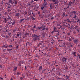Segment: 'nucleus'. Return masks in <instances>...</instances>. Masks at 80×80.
I'll return each instance as SVG.
<instances>
[{"label": "nucleus", "instance_id": "nucleus-31", "mask_svg": "<svg viewBox=\"0 0 80 80\" xmlns=\"http://www.w3.org/2000/svg\"><path fill=\"white\" fill-rule=\"evenodd\" d=\"M15 24V21H13L12 24V25H13Z\"/></svg>", "mask_w": 80, "mask_h": 80}, {"label": "nucleus", "instance_id": "nucleus-35", "mask_svg": "<svg viewBox=\"0 0 80 80\" xmlns=\"http://www.w3.org/2000/svg\"><path fill=\"white\" fill-rule=\"evenodd\" d=\"M72 13L74 14H75V13H76V11H72Z\"/></svg>", "mask_w": 80, "mask_h": 80}, {"label": "nucleus", "instance_id": "nucleus-38", "mask_svg": "<svg viewBox=\"0 0 80 80\" xmlns=\"http://www.w3.org/2000/svg\"><path fill=\"white\" fill-rule=\"evenodd\" d=\"M9 47H10V48H12V47H13V45H9Z\"/></svg>", "mask_w": 80, "mask_h": 80}, {"label": "nucleus", "instance_id": "nucleus-41", "mask_svg": "<svg viewBox=\"0 0 80 80\" xmlns=\"http://www.w3.org/2000/svg\"><path fill=\"white\" fill-rule=\"evenodd\" d=\"M29 35V33L28 32H26L25 34V35Z\"/></svg>", "mask_w": 80, "mask_h": 80}, {"label": "nucleus", "instance_id": "nucleus-11", "mask_svg": "<svg viewBox=\"0 0 80 80\" xmlns=\"http://www.w3.org/2000/svg\"><path fill=\"white\" fill-rule=\"evenodd\" d=\"M65 21L68 22H69V23H72V21H70V20L68 18H67Z\"/></svg>", "mask_w": 80, "mask_h": 80}, {"label": "nucleus", "instance_id": "nucleus-4", "mask_svg": "<svg viewBox=\"0 0 80 80\" xmlns=\"http://www.w3.org/2000/svg\"><path fill=\"white\" fill-rule=\"evenodd\" d=\"M50 8H49V10H52L53 8V4L52 3H51L50 5Z\"/></svg>", "mask_w": 80, "mask_h": 80}, {"label": "nucleus", "instance_id": "nucleus-30", "mask_svg": "<svg viewBox=\"0 0 80 80\" xmlns=\"http://www.w3.org/2000/svg\"><path fill=\"white\" fill-rule=\"evenodd\" d=\"M77 22H78V23H80V19H78L77 21Z\"/></svg>", "mask_w": 80, "mask_h": 80}, {"label": "nucleus", "instance_id": "nucleus-64", "mask_svg": "<svg viewBox=\"0 0 80 80\" xmlns=\"http://www.w3.org/2000/svg\"><path fill=\"white\" fill-rule=\"evenodd\" d=\"M16 48H17V49L18 48V46H16Z\"/></svg>", "mask_w": 80, "mask_h": 80}, {"label": "nucleus", "instance_id": "nucleus-46", "mask_svg": "<svg viewBox=\"0 0 80 80\" xmlns=\"http://www.w3.org/2000/svg\"><path fill=\"white\" fill-rule=\"evenodd\" d=\"M54 31H57V28L55 27L54 28Z\"/></svg>", "mask_w": 80, "mask_h": 80}, {"label": "nucleus", "instance_id": "nucleus-49", "mask_svg": "<svg viewBox=\"0 0 80 80\" xmlns=\"http://www.w3.org/2000/svg\"><path fill=\"white\" fill-rule=\"evenodd\" d=\"M62 15H63V16H64H64H65V13L64 12V13H63Z\"/></svg>", "mask_w": 80, "mask_h": 80}, {"label": "nucleus", "instance_id": "nucleus-24", "mask_svg": "<svg viewBox=\"0 0 80 80\" xmlns=\"http://www.w3.org/2000/svg\"><path fill=\"white\" fill-rule=\"evenodd\" d=\"M44 6L42 5V7H41V9L42 10H43V8H44Z\"/></svg>", "mask_w": 80, "mask_h": 80}, {"label": "nucleus", "instance_id": "nucleus-60", "mask_svg": "<svg viewBox=\"0 0 80 80\" xmlns=\"http://www.w3.org/2000/svg\"><path fill=\"white\" fill-rule=\"evenodd\" d=\"M77 32H78L79 33L80 32V31L79 30V29H77Z\"/></svg>", "mask_w": 80, "mask_h": 80}, {"label": "nucleus", "instance_id": "nucleus-36", "mask_svg": "<svg viewBox=\"0 0 80 80\" xmlns=\"http://www.w3.org/2000/svg\"><path fill=\"white\" fill-rule=\"evenodd\" d=\"M24 20V19L23 18L21 19V20H20V22H22V21H23Z\"/></svg>", "mask_w": 80, "mask_h": 80}, {"label": "nucleus", "instance_id": "nucleus-6", "mask_svg": "<svg viewBox=\"0 0 80 80\" xmlns=\"http://www.w3.org/2000/svg\"><path fill=\"white\" fill-rule=\"evenodd\" d=\"M13 2L12 3V4H14L15 5H17L18 3V0H13Z\"/></svg>", "mask_w": 80, "mask_h": 80}, {"label": "nucleus", "instance_id": "nucleus-10", "mask_svg": "<svg viewBox=\"0 0 80 80\" xmlns=\"http://www.w3.org/2000/svg\"><path fill=\"white\" fill-rule=\"evenodd\" d=\"M73 42L75 43H76V44L77 45V43H78V39H75L74 41H73Z\"/></svg>", "mask_w": 80, "mask_h": 80}, {"label": "nucleus", "instance_id": "nucleus-15", "mask_svg": "<svg viewBox=\"0 0 80 80\" xmlns=\"http://www.w3.org/2000/svg\"><path fill=\"white\" fill-rule=\"evenodd\" d=\"M12 1H13L12 0H9V3H10L12 5H13Z\"/></svg>", "mask_w": 80, "mask_h": 80}, {"label": "nucleus", "instance_id": "nucleus-40", "mask_svg": "<svg viewBox=\"0 0 80 80\" xmlns=\"http://www.w3.org/2000/svg\"><path fill=\"white\" fill-rule=\"evenodd\" d=\"M24 13L25 14L24 15H26L27 14V12L26 11H25L24 12Z\"/></svg>", "mask_w": 80, "mask_h": 80}, {"label": "nucleus", "instance_id": "nucleus-20", "mask_svg": "<svg viewBox=\"0 0 80 80\" xmlns=\"http://www.w3.org/2000/svg\"><path fill=\"white\" fill-rule=\"evenodd\" d=\"M58 1L57 0V1H56L55 2H54V4L55 5V4H58Z\"/></svg>", "mask_w": 80, "mask_h": 80}, {"label": "nucleus", "instance_id": "nucleus-28", "mask_svg": "<svg viewBox=\"0 0 80 80\" xmlns=\"http://www.w3.org/2000/svg\"><path fill=\"white\" fill-rule=\"evenodd\" d=\"M20 62H21V64H23V63H24V61L23 60H22V61H20Z\"/></svg>", "mask_w": 80, "mask_h": 80}, {"label": "nucleus", "instance_id": "nucleus-34", "mask_svg": "<svg viewBox=\"0 0 80 80\" xmlns=\"http://www.w3.org/2000/svg\"><path fill=\"white\" fill-rule=\"evenodd\" d=\"M43 55H44V56H46V57H47V53H43Z\"/></svg>", "mask_w": 80, "mask_h": 80}, {"label": "nucleus", "instance_id": "nucleus-13", "mask_svg": "<svg viewBox=\"0 0 80 80\" xmlns=\"http://www.w3.org/2000/svg\"><path fill=\"white\" fill-rule=\"evenodd\" d=\"M45 33L44 32H42V38H44L45 37Z\"/></svg>", "mask_w": 80, "mask_h": 80}, {"label": "nucleus", "instance_id": "nucleus-14", "mask_svg": "<svg viewBox=\"0 0 80 80\" xmlns=\"http://www.w3.org/2000/svg\"><path fill=\"white\" fill-rule=\"evenodd\" d=\"M72 36H71L69 38V42H70V41H72Z\"/></svg>", "mask_w": 80, "mask_h": 80}, {"label": "nucleus", "instance_id": "nucleus-8", "mask_svg": "<svg viewBox=\"0 0 80 80\" xmlns=\"http://www.w3.org/2000/svg\"><path fill=\"white\" fill-rule=\"evenodd\" d=\"M42 5L45 8H46L47 7V2H44L42 4Z\"/></svg>", "mask_w": 80, "mask_h": 80}, {"label": "nucleus", "instance_id": "nucleus-16", "mask_svg": "<svg viewBox=\"0 0 80 80\" xmlns=\"http://www.w3.org/2000/svg\"><path fill=\"white\" fill-rule=\"evenodd\" d=\"M39 71H42V66H40L39 67Z\"/></svg>", "mask_w": 80, "mask_h": 80}, {"label": "nucleus", "instance_id": "nucleus-44", "mask_svg": "<svg viewBox=\"0 0 80 80\" xmlns=\"http://www.w3.org/2000/svg\"><path fill=\"white\" fill-rule=\"evenodd\" d=\"M56 0H52V1L53 3H55L56 2Z\"/></svg>", "mask_w": 80, "mask_h": 80}, {"label": "nucleus", "instance_id": "nucleus-45", "mask_svg": "<svg viewBox=\"0 0 80 80\" xmlns=\"http://www.w3.org/2000/svg\"><path fill=\"white\" fill-rule=\"evenodd\" d=\"M2 50H3V52H5L7 51V50L5 49H3Z\"/></svg>", "mask_w": 80, "mask_h": 80}, {"label": "nucleus", "instance_id": "nucleus-9", "mask_svg": "<svg viewBox=\"0 0 80 80\" xmlns=\"http://www.w3.org/2000/svg\"><path fill=\"white\" fill-rule=\"evenodd\" d=\"M66 60H67L66 58H65V57L62 58V62H66Z\"/></svg>", "mask_w": 80, "mask_h": 80}, {"label": "nucleus", "instance_id": "nucleus-23", "mask_svg": "<svg viewBox=\"0 0 80 80\" xmlns=\"http://www.w3.org/2000/svg\"><path fill=\"white\" fill-rule=\"evenodd\" d=\"M7 52H8V51H11V50H12V49H7Z\"/></svg>", "mask_w": 80, "mask_h": 80}, {"label": "nucleus", "instance_id": "nucleus-1", "mask_svg": "<svg viewBox=\"0 0 80 80\" xmlns=\"http://www.w3.org/2000/svg\"><path fill=\"white\" fill-rule=\"evenodd\" d=\"M32 36L33 37L32 40L35 42H36L37 40H40V37H42V36H40V35H37L35 34H32Z\"/></svg>", "mask_w": 80, "mask_h": 80}, {"label": "nucleus", "instance_id": "nucleus-29", "mask_svg": "<svg viewBox=\"0 0 80 80\" xmlns=\"http://www.w3.org/2000/svg\"><path fill=\"white\" fill-rule=\"evenodd\" d=\"M5 47H6L5 45H4L2 47V48H6Z\"/></svg>", "mask_w": 80, "mask_h": 80}, {"label": "nucleus", "instance_id": "nucleus-57", "mask_svg": "<svg viewBox=\"0 0 80 80\" xmlns=\"http://www.w3.org/2000/svg\"><path fill=\"white\" fill-rule=\"evenodd\" d=\"M32 20H35V18L33 17H32Z\"/></svg>", "mask_w": 80, "mask_h": 80}, {"label": "nucleus", "instance_id": "nucleus-19", "mask_svg": "<svg viewBox=\"0 0 80 80\" xmlns=\"http://www.w3.org/2000/svg\"><path fill=\"white\" fill-rule=\"evenodd\" d=\"M20 15V14L19 13H16V15H15L16 16H17V17H19Z\"/></svg>", "mask_w": 80, "mask_h": 80}, {"label": "nucleus", "instance_id": "nucleus-54", "mask_svg": "<svg viewBox=\"0 0 80 80\" xmlns=\"http://www.w3.org/2000/svg\"><path fill=\"white\" fill-rule=\"evenodd\" d=\"M46 1H47V0H44V3H47Z\"/></svg>", "mask_w": 80, "mask_h": 80}, {"label": "nucleus", "instance_id": "nucleus-18", "mask_svg": "<svg viewBox=\"0 0 80 80\" xmlns=\"http://www.w3.org/2000/svg\"><path fill=\"white\" fill-rule=\"evenodd\" d=\"M4 20L5 23H7V19L6 18H4Z\"/></svg>", "mask_w": 80, "mask_h": 80}, {"label": "nucleus", "instance_id": "nucleus-27", "mask_svg": "<svg viewBox=\"0 0 80 80\" xmlns=\"http://www.w3.org/2000/svg\"><path fill=\"white\" fill-rule=\"evenodd\" d=\"M66 77L67 78H66V79H68V80H69V76L66 75Z\"/></svg>", "mask_w": 80, "mask_h": 80}, {"label": "nucleus", "instance_id": "nucleus-51", "mask_svg": "<svg viewBox=\"0 0 80 80\" xmlns=\"http://www.w3.org/2000/svg\"><path fill=\"white\" fill-rule=\"evenodd\" d=\"M25 70H27V66H25Z\"/></svg>", "mask_w": 80, "mask_h": 80}, {"label": "nucleus", "instance_id": "nucleus-50", "mask_svg": "<svg viewBox=\"0 0 80 80\" xmlns=\"http://www.w3.org/2000/svg\"><path fill=\"white\" fill-rule=\"evenodd\" d=\"M65 69H66V70H68V67H67V66H66L65 67Z\"/></svg>", "mask_w": 80, "mask_h": 80}, {"label": "nucleus", "instance_id": "nucleus-59", "mask_svg": "<svg viewBox=\"0 0 80 80\" xmlns=\"http://www.w3.org/2000/svg\"><path fill=\"white\" fill-rule=\"evenodd\" d=\"M20 80H23V78H22V77H21L20 78Z\"/></svg>", "mask_w": 80, "mask_h": 80}, {"label": "nucleus", "instance_id": "nucleus-48", "mask_svg": "<svg viewBox=\"0 0 80 80\" xmlns=\"http://www.w3.org/2000/svg\"><path fill=\"white\" fill-rule=\"evenodd\" d=\"M67 35L68 36L70 35V32L68 33L67 34Z\"/></svg>", "mask_w": 80, "mask_h": 80}, {"label": "nucleus", "instance_id": "nucleus-61", "mask_svg": "<svg viewBox=\"0 0 80 80\" xmlns=\"http://www.w3.org/2000/svg\"><path fill=\"white\" fill-rule=\"evenodd\" d=\"M10 28H12L13 27V26H12V25H11V26H10Z\"/></svg>", "mask_w": 80, "mask_h": 80}, {"label": "nucleus", "instance_id": "nucleus-42", "mask_svg": "<svg viewBox=\"0 0 80 80\" xmlns=\"http://www.w3.org/2000/svg\"><path fill=\"white\" fill-rule=\"evenodd\" d=\"M77 55L78 56V57L79 58V59H80V54H78V53H77Z\"/></svg>", "mask_w": 80, "mask_h": 80}, {"label": "nucleus", "instance_id": "nucleus-3", "mask_svg": "<svg viewBox=\"0 0 80 80\" xmlns=\"http://www.w3.org/2000/svg\"><path fill=\"white\" fill-rule=\"evenodd\" d=\"M56 33V36H55V37H57V38L58 39V36L60 35V32L58 31H57Z\"/></svg>", "mask_w": 80, "mask_h": 80}, {"label": "nucleus", "instance_id": "nucleus-2", "mask_svg": "<svg viewBox=\"0 0 80 80\" xmlns=\"http://www.w3.org/2000/svg\"><path fill=\"white\" fill-rule=\"evenodd\" d=\"M63 25L64 27H68V25L70 26V24H67L66 22H63Z\"/></svg>", "mask_w": 80, "mask_h": 80}, {"label": "nucleus", "instance_id": "nucleus-47", "mask_svg": "<svg viewBox=\"0 0 80 80\" xmlns=\"http://www.w3.org/2000/svg\"><path fill=\"white\" fill-rule=\"evenodd\" d=\"M45 70L44 69V70H43L42 71V72H41V73H44V71H45Z\"/></svg>", "mask_w": 80, "mask_h": 80}, {"label": "nucleus", "instance_id": "nucleus-32", "mask_svg": "<svg viewBox=\"0 0 80 80\" xmlns=\"http://www.w3.org/2000/svg\"><path fill=\"white\" fill-rule=\"evenodd\" d=\"M17 32V29H15L13 30V32L14 33H15V32Z\"/></svg>", "mask_w": 80, "mask_h": 80}, {"label": "nucleus", "instance_id": "nucleus-56", "mask_svg": "<svg viewBox=\"0 0 80 80\" xmlns=\"http://www.w3.org/2000/svg\"><path fill=\"white\" fill-rule=\"evenodd\" d=\"M35 63H36V62H35L33 63V65L35 66Z\"/></svg>", "mask_w": 80, "mask_h": 80}, {"label": "nucleus", "instance_id": "nucleus-62", "mask_svg": "<svg viewBox=\"0 0 80 80\" xmlns=\"http://www.w3.org/2000/svg\"><path fill=\"white\" fill-rule=\"evenodd\" d=\"M6 38H9V36H6Z\"/></svg>", "mask_w": 80, "mask_h": 80}, {"label": "nucleus", "instance_id": "nucleus-39", "mask_svg": "<svg viewBox=\"0 0 80 80\" xmlns=\"http://www.w3.org/2000/svg\"><path fill=\"white\" fill-rule=\"evenodd\" d=\"M45 27V25H42V26H41V28H44Z\"/></svg>", "mask_w": 80, "mask_h": 80}, {"label": "nucleus", "instance_id": "nucleus-53", "mask_svg": "<svg viewBox=\"0 0 80 80\" xmlns=\"http://www.w3.org/2000/svg\"><path fill=\"white\" fill-rule=\"evenodd\" d=\"M8 45H7V46H6L5 48H8Z\"/></svg>", "mask_w": 80, "mask_h": 80}, {"label": "nucleus", "instance_id": "nucleus-37", "mask_svg": "<svg viewBox=\"0 0 80 80\" xmlns=\"http://www.w3.org/2000/svg\"><path fill=\"white\" fill-rule=\"evenodd\" d=\"M77 18V15L76 14H75L74 15V17H73V18Z\"/></svg>", "mask_w": 80, "mask_h": 80}, {"label": "nucleus", "instance_id": "nucleus-55", "mask_svg": "<svg viewBox=\"0 0 80 80\" xmlns=\"http://www.w3.org/2000/svg\"><path fill=\"white\" fill-rule=\"evenodd\" d=\"M17 11L18 13H19L20 12V10L19 9H17Z\"/></svg>", "mask_w": 80, "mask_h": 80}, {"label": "nucleus", "instance_id": "nucleus-63", "mask_svg": "<svg viewBox=\"0 0 80 80\" xmlns=\"http://www.w3.org/2000/svg\"><path fill=\"white\" fill-rule=\"evenodd\" d=\"M45 29L46 30H48V28H47Z\"/></svg>", "mask_w": 80, "mask_h": 80}, {"label": "nucleus", "instance_id": "nucleus-12", "mask_svg": "<svg viewBox=\"0 0 80 80\" xmlns=\"http://www.w3.org/2000/svg\"><path fill=\"white\" fill-rule=\"evenodd\" d=\"M18 65L19 67H21V62L20 61L18 62Z\"/></svg>", "mask_w": 80, "mask_h": 80}, {"label": "nucleus", "instance_id": "nucleus-52", "mask_svg": "<svg viewBox=\"0 0 80 80\" xmlns=\"http://www.w3.org/2000/svg\"><path fill=\"white\" fill-rule=\"evenodd\" d=\"M57 32V31H53L52 32V33H54V32Z\"/></svg>", "mask_w": 80, "mask_h": 80}, {"label": "nucleus", "instance_id": "nucleus-25", "mask_svg": "<svg viewBox=\"0 0 80 80\" xmlns=\"http://www.w3.org/2000/svg\"><path fill=\"white\" fill-rule=\"evenodd\" d=\"M70 47H73V43H72V44H70Z\"/></svg>", "mask_w": 80, "mask_h": 80}, {"label": "nucleus", "instance_id": "nucleus-43", "mask_svg": "<svg viewBox=\"0 0 80 80\" xmlns=\"http://www.w3.org/2000/svg\"><path fill=\"white\" fill-rule=\"evenodd\" d=\"M42 29V30H45V28H41Z\"/></svg>", "mask_w": 80, "mask_h": 80}, {"label": "nucleus", "instance_id": "nucleus-17", "mask_svg": "<svg viewBox=\"0 0 80 80\" xmlns=\"http://www.w3.org/2000/svg\"><path fill=\"white\" fill-rule=\"evenodd\" d=\"M37 28H38V30H41V29H42V28L41 27H38Z\"/></svg>", "mask_w": 80, "mask_h": 80}, {"label": "nucleus", "instance_id": "nucleus-26", "mask_svg": "<svg viewBox=\"0 0 80 80\" xmlns=\"http://www.w3.org/2000/svg\"><path fill=\"white\" fill-rule=\"evenodd\" d=\"M12 19V17H10L9 18H8V20H9L10 21V20Z\"/></svg>", "mask_w": 80, "mask_h": 80}, {"label": "nucleus", "instance_id": "nucleus-58", "mask_svg": "<svg viewBox=\"0 0 80 80\" xmlns=\"http://www.w3.org/2000/svg\"><path fill=\"white\" fill-rule=\"evenodd\" d=\"M17 75H20V72H17Z\"/></svg>", "mask_w": 80, "mask_h": 80}, {"label": "nucleus", "instance_id": "nucleus-5", "mask_svg": "<svg viewBox=\"0 0 80 80\" xmlns=\"http://www.w3.org/2000/svg\"><path fill=\"white\" fill-rule=\"evenodd\" d=\"M71 53L74 57L77 56V54H77V52H72Z\"/></svg>", "mask_w": 80, "mask_h": 80}, {"label": "nucleus", "instance_id": "nucleus-21", "mask_svg": "<svg viewBox=\"0 0 80 80\" xmlns=\"http://www.w3.org/2000/svg\"><path fill=\"white\" fill-rule=\"evenodd\" d=\"M19 34L18 33H17V37H19V35H20H20H21V32H19Z\"/></svg>", "mask_w": 80, "mask_h": 80}, {"label": "nucleus", "instance_id": "nucleus-33", "mask_svg": "<svg viewBox=\"0 0 80 80\" xmlns=\"http://www.w3.org/2000/svg\"><path fill=\"white\" fill-rule=\"evenodd\" d=\"M46 12V11L45 10H43L42 11V13H45Z\"/></svg>", "mask_w": 80, "mask_h": 80}, {"label": "nucleus", "instance_id": "nucleus-7", "mask_svg": "<svg viewBox=\"0 0 80 80\" xmlns=\"http://www.w3.org/2000/svg\"><path fill=\"white\" fill-rule=\"evenodd\" d=\"M73 4H74V3L73 2H72L71 1H70L69 2L68 5L69 6H72L73 5Z\"/></svg>", "mask_w": 80, "mask_h": 80}, {"label": "nucleus", "instance_id": "nucleus-22", "mask_svg": "<svg viewBox=\"0 0 80 80\" xmlns=\"http://www.w3.org/2000/svg\"><path fill=\"white\" fill-rule=\"evenodd\" d=\"M17 70V67H16L15 68H14V69L13 70V71H16Z\"/></svg>", "mask_w": 80, "mask_h": 80}]
</instances>
